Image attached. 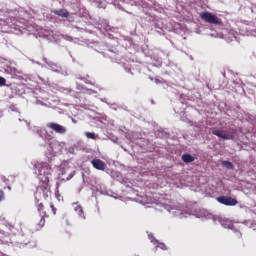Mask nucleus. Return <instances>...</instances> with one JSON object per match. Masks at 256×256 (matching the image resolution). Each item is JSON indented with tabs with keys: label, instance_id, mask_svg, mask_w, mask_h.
<instances>
[{
	"label": "nucleus",
	"instance_id": "f257e3e1",
	"mask_svg": "<svg viewBox=\"0 0 256 256\" xmlns=\"http://www.w3.org/2000/svg\"><path fill=\"white\" fill-rule=\"evenodd\" d=\"M35 174L37 175L41 185L37 187L36 195L41 201H49L51 199V186H49V179L53 169L47 162H37L34 164Z\"/></svg>",
	"mask_w": 256,
	"mask_h": 256
},
{
	"label": "nucleus",
	"instance_id": "f03ea898",
	"mask_svg": "<svg viewBox=\"0 0 256 256\" xmlns=\"http://www.w3.org/2000/svg\"><path fill=\"white\" fill-rule=\"evenodd\" d=\"M200 18L211 25H221V19L211 12H201Z\"/></svg>",
	"mask_w": 256,
	"mask_h": 256
},
{
	"label": "nucleus",
	"instance_id": "7ed1b4c3",
	"mask_svg": "<svg viewBox=\"0 0 256 256\" xmlns=\"http://www.w3.org/2000/svg\"><path fill=\"white\" fill-rule=\"evenodd\" d=\"M47 214L43 212V214H36L33 217L32 223L34 226V231H41L45 227V218Z\"/></svg>",
	"mask_w": 256,
	"mask_h": 256
},
{
	"label": "nucleus",
	"instance_id": "20e7f679",
	"mask_svg": "<svg viewBox=\"0 0 256 256\" xmlns=\"http://www.w3.org/2000/svg\"><path fill=\"white\" fill-rule=\"evenodd\" d=\"M46 127L48 129H51L55 133H58L59 135H65L67 133V128L61 124H57L55 122H49L46 124Z\"/></svg>",
	"mask_w": 256,
	"mask_h": 256
},
{
	"label": "nucleus",
	"instance_id": "39448f33",
	"mask_svg": "<svg viewBox=\"0 0 256 256\" xmlns=\"http://www.w3.org/2000/svg\"><path fill=\"white\" fill-rule=\"evenodd\" d=\"M218 203H221V205H226L227 207H235L237 203V199L229 196H220L217 198Z\"/></svg>",
	"mask_w": 256,
	"mask_h": 256
},
{
	"label": "nucleus",
	"instance_id": "423d86ee",
	"mask_svg": "<svg viewBox=\"0 0 256 256\" xmlns=\"http://www.w3.org/2000/svg\"><path fill=\"white\" fill-rule=\"evenodd\" d=\"M212 135H215L216 137H219L220 139H224V141H229L231 139H234L233 135L227 134L225 131L219 130V129H214L212 131Z\"/></svg>",
	"mask_w": 256,
	"mask_h": 256
},
{
	"label": "nucleus",
	"instance_id": "0eeeda50",
	"mask_svg": "<svg viewBox=\"0 0 256 256\" xmlns=\"http://www.w3.org/2000/svg\"><path fill=\"white\" fill-rule=\"evenodd\" d=\"M91 165L94 167V169H97V171H105L107 169V164L103 162L101 159H93L91 161Z\"/></svg>",
	"mask_w": 256,
	"mask_h": 256
},
{
	"label": "nucleus",
	"instance_id": "6e6552de",
	"mask_svg": "<svg viewBox=\"0 0 256 256\" xmlns=\"http://www.w3.org/2000/svg\"><path fill=\"white\" fill-rule=\"evenodd\" d=\"M54 15L58 17H69V12L66 9L54 10Z\"/></svg>",
	"mask_w": 256,
	"mask_h": 256
},
{
	"label": "nucleus",
	"instance_id": "1a4fd4ad",
	"mask_svg": "<svg viewBox=\"0 0 256 256\" xmlns=\"http://www.w3.org/2000/svg\"><path fill=\"white\" fill-rule=\"evenodd\" d=\"M182 161L184 163H193V161H195V157H193L191 154H183Z\"/></svg>",
	"mask_w": 256,
	"mask_h": 256
},
{
	"label": "nucleus",
	"instance_id": "9d476101",
	"mask_svg": "<svg viewBox=\"0 0 256 256\" xmlns=\"http://www.w3.org/2000/svg\"><path fill=\"white\" fill-rule=\"evenodd\" d=\"M222 226L224 229H234L233 221L226 219L222 221Z\"/></svg>",
	"mask_w": 256,
	"mask_h": 256
},
{
	"label": "nucleus",
	"instance_id": "9b49d317",
	"mask_svg": "<svg viewBox=\"0 0 256 256\" xmlns=\"http://www.w3.org/2000/svg\"><path fill=\"white\" fill-rule=\"evenodd\" d=\"M75 211L78 212V215H80V217L85 219V213L83 212V207L78 205V206H76Z\"/></svg>",
	"mask_w": 256,
	"mask_h": 256
},
{
	"label": "nucleus",
	"instance_id": "f8f14e48",
	"mask_svg": "<svg viewBox=\"0 0 256 256\" xmlns=\"http://www.w3.org/2000/svg\"><path fill=\"white\" fill-rule=\"evenodd\" d=\"M222 165L226 168V169H233V163H231L230 161H223Z\"/></svg>",
	"mask_w": 256,
	"mask_h": 256
},
{
	"label": "nucleus",
	"instance_id": "ddd939ff",
	"mask_svg": "<svg viewBox=\"0 0 256 256\" xmlns=\"http://www.w3.org/2000/svg\"><path fill=\"white\" fill-rule=\"evenodd\" d=\"M85 135L88 139H97V136L93 132H86Z\"/></svg>",
	"mask_w": 256,
	"mask_h": 256
},
{
	"label": "nucleus",
	"instance_id": "4468645a",
	"mask_svg": "<svg viewBox=\"0 0 256 256\" xmlns=\"http://www.w3.org/2000/svg\"><path fill=\"white\" fill-rule=\"evenodd\" d=\"M7 80L4 77L0 76V87H5Z\"/></svg>",
	"mask_w": 256,
	"mask_h": 256
},
{
	"label": "nucleus",
	"instance_id": "2eb2a0df",
	"mask_svg": "<svg viewBox=\"0 0 256 256\" xmlns=\"http://www.w3.org/2000/svg\"><path fill=\"white\" fill-rule=\"evenodd\" d=\"M50 209H52L53 215L57 214V208H55V205H53V203H50Z\"/></svg>",
	"mask_w": 256,
	"mask_h": 256
},
{
	"label": "nucleus",
	"instance_id": "dca6fc26",
	"mask_svg": "<svg viewBox=\"0 0 256 256\" xmlns=\"http://www.w3.org/2000/svg\"><path fill=\"white\" fill-rule=\"evenodd\" d=\"M1 201H5V192L3 190H0V203Z\"/></svg>",
	"mask_w": 256,
	"mask_h": 256
},
{
	"label": "nucleus",
	"instance_id": "f3484780",
	"mask_svg": "<svg viewBox=\"0 0 256 256\" xmlns=\"http://www.w3.org/2000/svg\"><path fill=\"white\" fill-rule=\"evenodd\" d=\"M43 209H44L43 202H40V203L38 204V206H37V210H38L39 212H41V211H43Z\"/></svg>",
	"mask_w": 256,
	"mask_h": 256
},
{
	"label": "nucleus",
	"instance_id": "a211bd4d",
	"mask_svg": "<svg viewBox=\"0 0 256 256\" xmlns=\"http://www.w3.org/2000/svg\"><path fill=\"white\" fill-rule=\"evenodd\" d=\"M158 247H159L160 249H162L163 251H167V245H165V244H163V243H160V244L158 245Z\"/></svg>",
	"mask_w": 256,
	"mask_h": 256
}]
</instances>
